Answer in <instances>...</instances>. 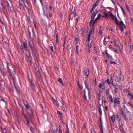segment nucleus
<instances>
[{
	"mask_svg": "<svg viewBox=\"0 0 133 133\" xmlns=\"http://www.w3.org/2000/svg\"><path fill=\"white\" fill-rule=\"evenodd\" d=\"M103 13L104 15L105 18H108V15H109L111 19L115 20L116 23L120 27L121 30L122 31H123V29L125 28V26L122 21L119 22L118 21L117 17L114 16L110 12H109L108 14L104 12Z\"/></svg>",
	"mask_w": 133,
	"mask_h": 133,
	"instance_id": "nucleus-1",
	"label": "nucleus"
},
{
	"mask_svg": "<svg viewBox=\"0 0 133 133\" xmlns=\"http://www.w3.org/2000/svg\"><path fill=\"white\" fill-rule=\"evenodd\" d=\"M101 16V15L99 14H98L97 16V17L95 18L94 21H93V23L92 25V27L91 30L89 31V36L88 38L89 41L90 38L91 37H92L93 35H94V27L96 25L95 23L96 22L97 20L99 19Z\"/></svg>",
	"mask_w": 133,
	"mask_h": 133,
	"instance_id": "nucleus-2",
	"label": "nucleus"
},
{
	"mask_svg": "<svg viewBox=\"0 0 133 133\" xmlns=\"http://www.w3.org/2000/svg\"><path fill=\"white\" fill-rule=\"evenodd\" d=\"M123 117L126 121L131 120L132 119L131 114L130 112L128 110L124 113Z\"/></svg>",
	"mask_w": 133,
	"mask_h": 133,
	"instance_id": "nucleus-3",
	"label": "nucleus"
},
{
	"mask_svg": "<svg viewBox=\"0 0 133 133\" xmlns=\"http://www.w3.org/2000/svg\"><path fill=\"white\" fill-rule=\"evenodd\" d=\"M7 67L8 70V72L10 74L13 76L15 73L14 68L13 66L10 63H7Z\"/></svg>",
	"mask_w": 133,
	"mask_h": 133,
	"instance_id": "nucleus-4",
	"label": "nucleus"
},
{
	"mask_svg": "<svg viewBox=\"0 0 133 133\" xmlns=\"http://www.w3.org/2000/svg\"><path fill=\"white\" fill-rule=\"evenodd\" d=\"M94 10L92 9L90 11V12L92 14V15L91 16V21L89 23L90 25L92 23L93 21H94V18L98 12H94Z\"/></svg>",
	"mask_w": 133,
	"mask_h": 133,
	"instance_id": "nucleus-5",
	"label": "nucleus"
},
{
	"mask_svg": "<svg viewBox=\"0 0 133 133\" xmlns=\"http://www.w3.org/2000/svg\"><path fill=\"white\" fill-rule=\"evenodd\" d=\"M43 7V12L44 15L47 16V8L46 5H44L42 2H41Z\"/></svg>",
	"mask_w": 133,
	"mask_h": 133,
	"instance_id": "nucleus-6",
	"label": "nucleus"
},
{
	"mask_svg": "<svg viewBox=\"0 0 133 133\" xmlns=\"http://www.w3.org/2000/svg\"><path fill=\"white\" fill-rule=\"evenodd\" d=\"M89 36V35H88V36L87 37V41L88 42L87 44V51H88V52L89 53V54L90 53V49H91V44H89V42L90 41V38H93V36L92 37H91L90 39H89V41H88V37Z\"/></svg>",
	"mask_w": 133,
	"mask_h": 133,
	"instance_id": "nucleus-7",
	"label": "nucleus"
},
{
	"mask_svg": "<svg viewBox=\"0 0 133 133\" xmlns=\"http://www.w3.org/2000/svg\"><path fill=\"white\" fill-rule=\"evenodd\" d=\"M20 3L21 4H22L23 3L24 4L25 6L27 8L29 6V0H19Z\"/></svg>",
	"mask_w": 133,
	"mask_h": 133,
	"instance_id": "nucleus-8",
	"label": "nucleus"
},
{
	"mask_svg": "<svg viewBox=\"0 0 133 133\" xmlns=\"http://www.w3.org/2000/svg\"><path fill=\"white\" fill-rule=\"evenodd\" d=\"M117 79H116L117 80V82H119L120 81H122L124 79V77L123 76L121 75V72L120 71L119 72V73L118 75V76L117 77Z\"/></svg>",
	"mask_w": 133,
	"mask_h": 133,
	"instance_id": "nucleus-9",
	"label": "nucleus"
},
{
	"mask_svg": "<svg viewBox=\"0 0 133 133\" xmlns=\"http://www.w3.org/2000/svg\"><path fill=\"white\" fill-rule=\"evenodd\" d=\"M8 6L9 10H10L11 12L13 11H14V9L13 5L11 3L8 4Z\"/></svg>",
	"mask_w": 133,
	"mask_h": 133,
	"instance_id": "nucleus-10",
	"label": "nucleus"
},
{
	"mask_svg": "<svg viewBox=\"0 0 133 133\" xmlns=\"http://www.w3.org/2000/svg\"><path fill=\"white\" fill-rule=\"evenodd\" d=\"M29 45L31 47V49L32 51H33L35 50V48L34 47V44L33 41L31 40L29 42Z\"/></svg>",
	"mask_w": 133,
	"mask_h": 133,
	"instance_id": "nucleus-11",
	"label": "nucleus"
},
{
	"mask_svg": "<svg viewBox=\"0 0 133 133\" xmlns=\"http://www.w3.org/2000/svg\"><path fill=\"white\" fill-rule=\"evenodd\" d=\"M119 98L118 97H116L114 98V102L115 104H119L120 103Z\"/></svg>",
	"mask_w": 133,
	"mask_h": 133,
	"instance_id": "nucleus-12",
	"label": "nucleus"
},
{
	"mask_svg": "<svg viewBox=\"0 0 133 133\" xmlns=\"http://www.w3.org/2000/svg\"><path fill=\"white\" fill-rule=\"evenodd\" d=\"M1 71L2 72V74L4 76H5L6 75V73L5 71V70L4 69V68H0Z\"/></svg>",
	"mask_w": 133,
	"mask_h": 133,
	"instance_id": "nucleus-13",
	"label": "nucleus"
},
{
	"mask_svg": "<svg viewBox=\"0 0 133 133\" xmlns=\"http://www.w3.org/2000/svg\"><path fill=\"white\" fill-rule=\"evenodd\" d=\"M84 83L85 85V89H87L88 92V94H89V90L88 87V84L87 81H85Z\"/></svg>",
	"mask_w": 133,
	"mask_h": 133,
	"instance_id": "nucleus-14",
	"label": "nucleus"
},
{
	"mask_svg": "<svg viewBox=\"0 0 133 133\" xmlns=\"http://www.w3.org/2000/svg\"><path fill=\"white\" fill-rule=\"evenodd\" d=\"M52 128L53 131H54L55 132H57L58 130L57 126L56 125H52Z\"/></svg>",
	"mask_w": 133,
	"mask_h": 133,
	"instance_id": "nucleus-15",
	"label": "nucleus"
},
{
	"mask_svg": "<svg viewBox=\"0 0 133 133\" xmlns=\"http://www.w3.org/2000/svg\"><path fill=\"white\" fill-rule=\"evenodd\" d=\"M105 53L107 57H108V58L109 59H111L112 58V56L108 54L107 52V50H106L105 51Z\"/></svg>",
	"mask_w": 133,
	"mask_h": 133,
	"instance_id": "nucleus-16",
	"label": "nucleus"
},
{
	"mask_svg": "<svg viewBox=\"0 0 133 133\" xmlns=\"http://www.w3.org/2000/svg\"><path fill=\"white\" fill-rule=\"evenodd\" d=\"M98 87L100 89H102L103 90H104L105 89V87L104 84L103 83H99V84Z\"/></svg>",
	"mask_w": 133,
	"mask_h": 133,
	"instance_id": "nucleus-17",
	"label": "nucleus"
},
{
	"mask_svg": "<svg viewBox=\"0 0 133 133\" xmlns=\"http://www.w3.org/2000/svg\"><path fill=\"white\" fill-rule=\"evenodd\" d=\"M99 125L100 128L101 132V133H103V130L102 127V123H99Z\"/></svg>",
	"mask_w": 133,
	"mask_h": 133,
	"instance_id": "nucleus-18",
	"label": "nucleus"
},
{
	"mask_svg": "<svg viewBox=\"0 0 133 133\" xmlns=\"http://www.w3.org/2000/svg\"><path fill=\"white\" fill-rule=\"evenodd\" d=\"M84 74L87 77L89 74V70L87 69L86 70H85L84 71Z\"/></svg>",
	"mask_w": 133,
	"mask_h": 133,
	"instance_id": "nucleus-19",
	"label": "nucleus"
},
{
	"mask_svg": "<svg viewBox=\"0 0 133 133\" xmlns=\"http://www.w3.org/2000/svg\"><path fill=\"white\" fill-rule=\"evenodd\" d=\"M98 104L99 105H101L103 104V101L102 99L99 98V97H98Z\"/></svg>",
	"mask_w": 133,
	"mask_h": 133,
	"instance_id": "nucleus-20",
	"label": "nucleus"
},
{
	"mask_svg": "<svg viewBox=\"0 0 133 133\" xmlns=\"http://www.w3.org/2000/svg\"><path fill=\"white\" fill-rule=\"evenodd\" d=\"M23 46L24 48L26 50L29 52V50L28 49V47L27 46V44L24 42L23 43Z\"/></svg>",
	"mask_w": 133,
	"mask_h": 133,
	"instance_id": "nucleus-21",
	"label": "nucleus"
},
{
	"mask_svg": "<svg viewBox=\"0 0 133 133\" xmlns=\"http://www.w3.org/2000/svg\"><path fill=\"white\" fill-rule=\"evenodd\" d=\"M111 120L113 122H114L115 121V117L114 115L111 116Z\"/></svg>",
	"mask_w": 133,
	"mask_h": 133,
	"instance_id": "nucleus-22",
	"label": "nucleus"
},
{
	"mask_svg": "<svg viewBox=\"0 0 133 133\" xmlns=\"http://www.w3.org/2000/svg\"><path fill=\"white\" fill-rule=\"evenodd\" d=\"M109 97L110 99L111 102H113L114 101V100L112 98L111 95H109Z\"/></svg>",
	"mask_w": 133,
	"mask_h": 133,
	"instance_id": "nucleus-23",
	"label": "nucleus"
},
{
	"mask_svg": "<svg viewBox=\"0 0 133 133\" xmlns=\"http://www.w3.org/2000/svg\"><path fill=\"white\" fill-rule=\"evenodd\" d=\"M26 102H27V104H25L26 108V109H29L30 107L29 103H28L27 101H26Z\"/></svg>",
	"mask_w": 133,
	"mask_h": 133,
	"instance_id": "nucleus-24",
	"label": "nucleus"
},
{
	"mask_svg": "<svg viewBox=\"0 0 133 133\" xmlns=\"http://www.w3.org/2000/svg\"><path fill=\"white\" fill-rule=\"evenodd\" d=\"M75 40L76 41V44H78L79 43V40L78 38L77 37H75Z\"/></svg>",
	"mask_w": 133,
	"mask_h": 133,
	"instance_id": "nucleus-25",
	"label": "nucleus"
},
{
	"mask_svg": "<svg viewBox=\"0 0 133 133\" xmlns=\"http://www.w3.org/2000/svg\"><path fill=\"white\" fill-rule=\"evenodd\" d=\"M57 113L59 115V116L60 117H62V112L58 110H57Z\"/></svg>",
	"mask_w": 133,
	"mask_h": 133,
	"instance_id": "nucleus-26",
	"label": "nucleus"
},
{
	"mask_svg": "<svg viewBox=\"0 0 133 133\" xmlns=\"http://www.w3.org/2000/svg\"><path fill=\"white\" fill-rule=\"evenodd\" d=\"M120 114L122 115L123 116V115L124 114V113L122 110V108H121L120 109Z\"/></svg>",
	"mask_w": 133,
	"mask_h": 133,
	"instance_id": "nucleus-27",
	"label": "nucleus"
},
{
	"mask_svg": "<svg viewBox=\"0 0 133 133\" xmlns=\"http://www.w3.org/2000/svg\"><path fill=\"white\" fill-rule=\"evenodd\" d=\"M124 92L125 93H130L129 92V90L128 89H125L123 90Z\"/></svg>",
	"mask_w": 133,
	"mask_h": 133,
	"instance_id": "nucleus-28",
	"label": "nucleus"
},
{
	"mask_svg": "<svg viewBox=\"0 0 133 133\" xmlns=\"http://www.w3.org/2000/svg\"><path fill=\"white\" fill-rule=\"evenodd\" d=\"M128 96H130L131 97V98L132 99H133V95L132 94H130V93H129L128 94Z\"/></svg>",
	"mask_w": 133,
	"mask_h": 133,
	"instance_id": "nucleus-29",
	"label": "nucleus"
},
{
	"mask_svg": "<svg viewBox=\"0 0 133 133\" xmlns=\"http://www.w3.org/2000/svg\"><path fill=\"white\" fill-rule=\"evenodd\" d=\"M57 81L59 82L60 83L62 84V85H63V81L62 80L61 78H59L57 79Z\"/></svg>",
	"mask_w": 133,
	"mask_h": 133,
	"instance_id": "nucleus-30",
	"label": "nucleus"
},
{
	"mask_svg": "<svg viewBox=\"0 0 133 133\" xmlns=\"http://www.w3.org/2000/svg\"><path fill=\"white\" fill-rule=\"evenodd\" d=\"M130 19L133 23V13L130 15Z\"/></svg>",
	"mask_w": 133,
	"mask_h": 133,
	"instance_id": "nucleus-31",
	"label": "nucleus"
},
{
	"mask_svg": "<svg viewBox=\"0 0 133 133\" xmlns=\"http://www.w3.org/2000/svg\"><path fill=\"white\" fill-rule=\"evenodd\" d=\"M58 33H57L56 34V41L57 43H59V41L58 40Z\"/></svg>",
	"mask_w": 133,
	"mask_h": 133,
	"instance_id": "nucleus-32",
	"label": "nucleus"
},
{
	"mask_svg": "<svg viewBox=\"0 0 133 133\" xmlns=\"http://www.w3.org/2000/svg\"><path fill=\"white\" fill-rule=\"evenodd\" d=\"M24 115L25 116V118H26V119H27V123L29 125V120L27 118V117L26 115H25V114H24Z\"/></svg>",
	"mask_w": 133,
	"mask_h": 133,
	"instance_id": "nucleus-33",
	"label": "nucleus"
},
{
	"mask_svg": "<svg viewBox=\"0 0 133 133\" xmlns=\"http://www.w3.org/2000/svg\"><path fill=\"white\" fill-rule=\"evenodd\" d=\"M49 8L51 11L53 10L54 9V8L51 5L50 6Z\"/></svg>",
	"mask_w": 133,
	"mask_h": 133,
	"instance_id": "nucleus-34",
	"label": "nucleus"
},
{
	"mask_svg": "<svg viewBox=\"0 0 133 133\" xmlns=\"http://www.w3.org/2000/svg\"><path fill=\"white\" fill-rule=\"evenodd\" d=\"M128 104L129 105V106L130 107L132 108H133V106L131 102H128Z\"/></svg>",
	"mask_w": 133,
	"mask_h": 133,
	"instance_id": "nucleus-35",
	"label": "nucleus"
},
{
	"mask_svg": "<svg viewBox=\"0 0 133 133\" xmlns=\"http://www.w3.org/2000/svg\"><path fill=\"white\" fill-rule=\"evenodd\" d=\"M110 82L111 84L113 85L114 86H116V85H115V84H113V80L112 79V78H110Z\"/></svg>",
	"mask_w": 133,
	"mask_h": 133,
	"instance_id": "nucleus-36",
	"label": "nucleus"
},
{
	"mask_svg": "<svg viewBox=\"0 0 133 133\" xmlns=\"http://www.w3.org/2000/svg\"><path fill=\"white\" fill-rule=\"evenodd\" d=\"M65 105H62L61 106V108L64 111L65 110Z\"/></svg>",
	"mask_w": 133,
	"mask_h": 133,
	"instance_id": "nucleus-37",
	"label": "nucleus"
},
{
	"mask_svg": "<svg viewBox=\"0 0 133 133\" xmlns=\"http://www.w3.org/2000/svg\"><path fill=\"white\" fill-rule=\"evenodd\" d=\"M105 82H107L109 84H110V82L109 81V78H108L105 81Z\"/></svg>",
	"mask_w": 133,
	"mask_h": 133,
	"instance_id": "nucleus-38",
	"label": "nucleus"
},
{
	"mask_svg": "<svg viewBox=\"0 0 133 133\" xmlns=\"http://www.w3.org/2000/svg\"><path fill=\"white\" fill-rule=\"evenodd\" d=\"M2 131L3 133H5L7 131L5 128H4L2 129Z\"/></svg>",
	"mask_w": 133,
	"mask_h": 133,
	"instance_id": "nucleus-39",
	"label": "nucleus"
},
{
	"mask_svg": "<svg viewBox=\"0 0 133 133\" xmlns=\"http://www.w3.org/2000/svg\"><path fill=\"white\" fill-rule=\"evenodd\" d=\"M106 93L107 95H109V90H108L106 91Z\"/></svg>",
	"mask_w": 133,
	"mask_h": 133,
	"instance_id": "nucleus-40",
	"label": "nucleus"
},
{
	"mask_svg": "<svg viewBox=\"0 0 133 133\" xmlns=\"http://www.w3.org/2000/svg\"><path fill=\"white\" fill-rule=\"evenodd\" d=\"M29 79L30 82L31 83V86L32 87L34 85H33V83H32V81L31 79H30L29 78Z\"/></svg>",
	"mask_w": 133,
	"mask_h": 133,
	"instance_id": "nucleus-41",
	"label": "nucleus"
},
{
	"mask_svg": "<svg viewBox=\"0 0 133 133\" xmlns=\"http://www.w3.org/2000/svg\"><path fill=\"white\" fill-rule=\"evenodd\" d=\"M115 86H114V89H115V93H116L117 92V88L116 87H115Z\"/></svg>",
	"mask_w": 133,
	"mask_h": 133,
	"instance_id": "nucleus-42",
	"label": "nucleus"
},
{
	"mask_svg": "<svg viewBox=\"0 0 133 133\" xmlns=\"http://www.w3.org/2000/svg\"><path fill=\"white\" fill-rule=\"evenodd\" d=\"M123 46H121V47H119V49L121 52H122L123 51Z\"/></svg>",
	"mask_w": 133,
	"mask_h": 133,
	"instance_id": "nucleus-43",
	"label": "nucleus"
},
{
	"mask_svg": "<svg viewBox=\"0 0 133 133\" xmlns=\"http://www.w3.org/2000/svg\"><path fill=\"white\" fill-rule=\"evenodd\" d=\"M30 130L31 131V132H33L34 131V129L31 127H30Z\"/></svg>",
	"mask_w": 133,
	"mask_h": 133,
	"instance_id": "nucleus-44",
	"label": "nucleus"
},
{
	"mask_svg": "<svg viewBox=\"0 0 133 133\" xmlns=\"http://www.w3.org/2000/svg\"><path fill=\"white\" fill-rule=\"evenodd\" d=\"M61 100H62V105H65L64 103L63 102V98L62 97H61Z\"/></svg>",
	"mask_w": 133,
	"mask_h": 133,
	"instance_id": "nucleus-45",
	"label": "nucleus"
},
{
	"mask_svg": "<svg viewBox=\"0 0 133 133\" xmlns=\"http://www.w3.org/2000/svg\"><path fill=\"white\" fill-rule=\"evenodd\" d=\"M121 9L122 11V12H123V14L124 15V16H126V14H125L124 11V10H123V8H121Z\"/></svg>",
	"mask_w": 133,
	"mask_h": 133,
	"instance_id": "nucleus-46",
	"label": "nucleus"
},
{
	"mask_svg": "<svg viewBox=\"0 0 133 133\" xmlns=\"http://www.w3.org/2000/svg\"><path fill=\"white\" fill-rule=\"evenodd\" d=\"M91 131L92 133H95V131L94 128H92Z\"/></svg>",
	"mask_w": 133,
	"mask_h": 133,
	"instance_id": "nucleus-47",
	"label": "nucleus"
},
{
	"mask_svg": "<svg viewBox=\"0 0 133 133\" xmlns=\"http://www.w3.org/2000/svg\"><path fill=\"white\" fill-rule=\"evenodd\" d=\"M98 34L100 36H101L102 35V32L101 31H100V30H99V31L98 33Z\"/></svg>",
	"mask_w": 133,
	"mask_h": 133,
	"instance_id": "nucleus-48",
	"label": "nucleus"
},
{
	"mask_svg": "<svg viewBox=\"0 0 133 133\" xmlns=\"http://www.w3.org/2000/svg\"><path fill=\"white\" fill-rule=\"evenodd\" d=\"M79 88L81 90H82L83 89V87L82 85H80L79 84Z\"/></svg>",
	"mask_w": 133,
	"mask_h": 133,
	"instance_id": "nucleus-49",
	"label": "nucleus"
},
{
	"mask_svg": "<svg viewBox=\"0 0 133 133\" xmlns=\"http://www.w3.org/2000/svg\"><path fill=\"white\" fill-rule=\"evenodd\" d=\"M7 4L11 3V2L10 0H6Z\"/></svg>",
	"mask_w": 133,
	"mask_h": 133,
	"instance_id": "nucleus-50",
	"label": "nucleus"
},
{
	"mask_svg": "<svg viewBox=\"0 0 133 133\" xmlns=\"http://www.w3.org/2000/svg\"><path fill=\"white\" fill-rule=\"evenodd\" d=\"M116 117L117 120L119 121L120 120V119L119 118V116L118 115H116Z\"/></svg>",
	"mask_w": 133,
	"mask_h": 133,
	"instance_id": "nucleus-51",
	"label": "nucleus"
},
{
	"mask_svg": "<svg viewBox=\"0 0 133 133\" xmlns=\"http://www.w3.org/2000/svg\"><path fill=\"white\" fill-rule=\"evenodd\" d=\"M125 5L126 6V8H127V10H129V8L128 7V6L127 5V4L126 3H125Z\"/></svg>",
	"mask_w": 133,
	"mask_h": 133,
	"instance_id": "nucleus-52",
	"label": "nucleus"
},
{
	"mask_svg": "<svg viewBox=\"0 0 133 133\" xmlns=\"http://www.w3.org/2000/svg\"><path fill=\"white\" fill-rule=\"evenodd\" d=\"M50 48H51V50L53 52H54V51L53 50V46L51 45V46H50Z\"/></svg>",
	"mask_w": 133,
	"mask_h": 133,
	"instance_id": "nucleus-53",
	"label": "nucleus"
},
{
	"mask_svg": "<svg viewBox=\"0 0 133 133\" xmlns=\"http://www.w3.org/2000/svg\"><path fill=\"white\" fill-rule=\"evenodd\" d=\"M59 133H61L62 130H61V127H60V125L59 126Z\"/></svg>",
	"mask_w": 133,
	"mask_h": 133,
	"instance_id": "nucleus-54",
	"label": "nucleus"
},
{
	"mask_svg": "<svg viewBox=\"0 0 133 133\" xmlns=\"http://www.w3.org/2000/svg\"><path fill=\"white\" fill-rule=\"evenodd\" d=\"M83 97H84V99L85 100H87V97H86V96L85 94H84Z\"/></svg>",
	"mask_w": 133,
	"mask_h": 133,
	"instance_id": "nucleus-55",
	"label": "nucleus"
},
{
	"mask_svg": "<svg viewBox=\"0 0 133 133\" xmlns=\"http://www.w3.org/2000/svg\"><path fill=\"white\" fill-rule=\"evenodd\" d=\"M98 5V4H97L96 3H95V4L93 6L94 7H95V8H96V7Z\"/></svg>",
	"mask_w": 133,
	"mask_h": 133,
	"instance_id": "nucleus-56",
	"label": "nucleus"
},
{
	"mask_svg": "<svg viewBox=\"0 0 133 133\" xmlns=\"http://www.w3.org/2000/svg\"><path fill=\"white\" fill-rule=\"evenodd\" d=\"M53 99L56 102H57V99L56 97H55V98H54Z\"/></svg>",
	"mask_w": 133,
	"mask_h": 133,
	"instance_id": "nucleus-57",
	"label": "nucleus"
},
{
	"mask_svg": "<svg viewBox=\"0 0 133 133\" xmlns=\"http://www.w3.org/2000/svg\"><path fill=\"white\" fill-rule=\"evenodd\" d=\"M113 50L115 53H117V51L115 48H114Z\"/></svg>",
	"mask_w": 133,
	"mask_h": 133,
	"instance_id": "nucleus-58",
	"label": "nucleus"
},
{
	"mask_svg": "<svg viewBox=\"0 0 133 133\" xmlns=\"http://www.w3.org/2000/svg\"><path fill=\"white\" fill-rule=\"evenodd\" d=\"M20 107L22 109H23V105L21 104H20Z\"/></svg>",
	"mask_w": 133,
	"mask_h": 133,
	"instance_id": "nucleus-59",
	"label": "nucleus"
},
{
	"mask_svg": "<svg viewBox=\"0 0 133 133\" xmlns=\"http://www.w3.org/2000/svg\"><path fill=\"white\" fill-rule=\"evenodd\" d=\"M26 18L29 21H30V17L29 16H27Z\"/></svg>",
	"mask_w": 133,
	"mask_h": 133,
	"instance_id": "nucleus-60",
	"label": "nucleus"
},
{
	"mask_svg": "<svg viewBox=\"0 0 133 133\" xmlns=\"http://www.w3.org/2000/svg\"><path fill=\"white\" fill-rule=\"evenodd\" d=\"M40 105L41 107V108L43 110V107L42 105V104H40Z\"/></svg>",
	"mask_w": 133,
	"mask_h": 133,
	"instance_id": "nucleus-61",
	"label": "nucleus"
},
{
	"mask_svg": "<svg viewBox=\"0 0 133 133\" xmlns=\"http://www.w3.org/2000/svg\"><path fill=\"white\" fill-rule=\"evenodd\" d=\"M114 77V74H112L111 76L110 77V78H112L113 77Z\"/></svg>",
	"mask_w": 133,
	"mask_h": 133,
	"instance_id": "nucleus-62",
	"label": "nucleus"
},
{
	"mask_svg": "<svg viewBox=\"0 0 133 133\" xmlns=\"http://www.w3.org/2000/svg\"><path fill=\"white\" fill-rule=\"evenodd\" d=\"M76 52L77 53H78V46L76 45Z\"/></svg>",
	"mask_w": 133,
	"mask_h": 133,
	"instance_id": "nucleus-63",
	"label": "nucleus"
},
{
	"mask_svg": "<svg viewBox=\"0 0 133 133\" xmlns=\"http://www.w3.org/2000/svg\"><path fill=\"white\" fill-rule=\"evenodd\" d=\"M110 63L111 64H113V63H114L115 64H116V63L115 62H112V61H111L110 62Z\"/></svg>",
	"mask_w": 133,
	"mask_h": 133,
	"instance_id": "nucleus-64",
	"label": "nucleus"
}]
</instances>
